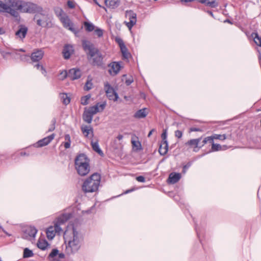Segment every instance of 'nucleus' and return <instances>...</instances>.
I'll list each match as a JSON object with an SVG mask.
<instances>
[{"label": "nucleus", "instance_id": "423d86ee", "mask_svg": "<svg viewBox=\"0 0 261 261\" xmlns=\"http://www.w3.org/2000/svg\"><path fill=\"white\" fill-rule=\"evenodd\" d=\"M106 103H97L95 106L89 107L88 109L85 108L83 114V120L87 123H91L93 116L98 112H101L105 109Z\"/></svg>", "mask_w": 261, "mask_h": 261}, {"label": "nucleus", "instance_id": "473e14b6", "mask_svg": "<svg viewBox=\"0 0 261 261\" xmlns=\"http://www.w3.org/2000/svg\"><path fill=\"white\" fill-rule=\"evenodd\" d=\"M251 36L253 38L254 43L261 47V37L259 36L257 33H252Z\"/></svg>", "mask_w": 261, "mask_h": 261}, {"label": "nucleus", "instance_id": "b1692460", "mask_svg": "<svg viewBox=\"0 0 261 261\" xmlns=\"http://www.w3.org/2000/svg\"><path fill=\"white\" fill-rule=\"evenodd\" d=\"M181 175L179 173H171L169 174L168 181L170 184L176 183L180 178Z\"/></svg>", "mask_w": 261, "mask_h": 261}, {"label": "nucleus", "instance_id": "39448f33", "mask_svg": "<svg viewBox=\"0 0 261 261\" xmlns=\"http://www.w3.org/2000/svg\"><path fill=\"white\" fill-rule=\"evenodd\" d=\"M101 176L94 173L87 178L83 182L82 189L85 193H92L97 191L100 185Z\"/></svg>", "mask_w": 261, "mask_h": 261}, {"label": "nucleus", "instance_id": "2eb2a0df", "mask_svg": "<svg viewBox=\"0 0 261 261\" xmlns=\"http://www.w3.org/2000/svg\"><path fill=\"white\" fill-rule=\"evenodd\" d=\"M109 72L112 75H115L118 73L120 70L121 66L119 63L114 62L109 65Z\"/></svg>", "mask_w": 261, "mask_h": 261}, {"label": "nucleus", "instance_id": "49530a36", "mask_svg": "<svg viewBox=\"0 0 261 261\" xmlns=\"http://www.w3.org/2000/svg\"><path fill=\"white\" fill-rule=\"evenodd\" d=\"M95 32L96 35L98 37H102L103 35L102 30L100 29H97L95 30Z\"/></svg>", "mask_w": 261, "mask_h": 261}, {"label": "nucleus", "instance_id": "5fc2aeb1", "mask_svg": "<svg viewBox=\"0 0 261 261\" xmlns=\"http://www.w3.org/2000/svg\"><path fill=\"white\" fill-rule=\"evenodd\" d=\"M207 142V140L206 139V137L204 138V139L203 140L202 142V144L201 145H200V146H201V147L204 146L205 144H206Z\"/></svg>", "mask_w": 261, "mask_h": 261}, {"label": "nucleus", "instance_id": "c03bdc74", "mask_svg": "<svg viewBox=\"0 0 261 261\" xmlns=\"http://www.w3.org/2000/svg\"><path fill=\"white\" fill-rule=\"evenodd\" d=\"M203 129L200 127H190L189 129V132H202Z\"/></svg>", "mask_w": 261, "mask_h": 261}, {"label": "nucleus", "instance_id": "2f4dec72", "mask_svg": "<svg viewBox=\"0 0 261 261\" xmlns=\"http://www.w3.org/2000/svg\"><path fill=\"white\" fill-rule=\"evenodd\" d=\"M91 145L93 150L97 152L100 155L103 154V152L102 150L100 149L97 141L94 142L93 141H91Z\"/></svg>", "mask_w": 261, "mask_h": 261}, {"label": "nucleus", "instance_id": "09e8293b", "mask_svg": "<svg viewBox=\"0 0 261 261\" xmlns=\"http://www.w3.org/2000/svg\"><path fill=\"white\" fill-rule=\"evenodd\" d=\"M136 180L139 182H144L145 181V177L143 176H139L136 177Z\"/></svg>", "mask_w": 261, "mask_h": 261}, {"label": "nucleus", "instance_id": "a18cd8bd", "mask_svg": "<svg viewBox=\"0 0 261 261\" xmlns=\"http://www.w3.org/2000/svg\"><path fill=\"white\" fill-rule=\"evenodd\" d=\"M182 132L181 130H177L175 132V136L179 139L181 138L182 136Z\"/></svg>", "mask_w": 261, "mask_h": 261}, {"label": "nucleus", "instance_id": "f03ea898", "mask_svg": "<svg viewBox=\"0 0 261 261\" xmlns=\"http://www.w3.org/2000/svg\"><path fill=\"white\" fill-rule=\"evenodd\" d=\"M69 231L67 230L64 233L65 243H66L65 251L68 254H72L76 253L82 246L83 241V237L80 236L74 226L72 227L71 233L72 236L69 238Z\"/></svg>", "mask_w": 261, "mask_h": 261}, {"label": "nucleus", "instance_id": "cd10ccee", "mask_svg": "<svg viewBox=\"0 0 261 261\" xmlns=\"http://www.w3.org/2000/svg\"><path fill=\"white\" fill-rule=\"evenodd\" d=\"M28 31L27 28L21 26L20 28L15 33V35L20 38H24Z\"/></svg>", "mask_w": 261, "mask_h": 261}, {"label": "nucleus", "instance_id": "aec40b11", "mask_svg": "<svg viewBox=\"0 0 261 261\" xmlns=\"http://www.w3.org/2000/svg\"><path fill=\"white\" fill-rule=\"evenodd\" d=\"M149 113L147 108H143L138 110L134 115V117L136 119H142L145 118Z\"/></svg>", "mask_w": 261, "mask_h": 261}, {"label": "nucleus", "instance_id": "6e6552de", "mask_svg": "<svg viewBox=\"0 0 261 261\" xmlns=\"http://www.w3.org/2000/svg\"><path fill=\"white\" fill-rule=\"evenodd\" d=\"M34 19L36 21V23L39 26L49 27L50 25L48 15L43 9L42 12H38L35 14Z\"/></svg>", "mask_w": 261, "mask_h": 261}, {"label": "nucleus", "instance_id": "680f3d73", "mask_svg": "<svg viewBox=\"0 0 261 261\" xmlns=\"http://www.w3.org/2000/svg\"><path fill=\"white\" fill-rule=\"evenodd\" d=\"M206 12L211 16L214 17L213 13L211 11L208 10L206 11Z\"/></svg>", "mask_w": 261, "mask_h": 261}, {"label": "nucleus", "instance_id": "0e129e2a", "mask_svg": "<svg viewBox=\"0 0 261 261\" xmlns=\"http://www.w3.org/2000/svg\"><path fill=\"white\" fill-rule=\"evenodd\" d=\"M5 33V31L3 30V29L1 28H0V35L3 34Z\"/></svg>", "mask_w": 261, "mask_h": 261}, {"label": "nucleus", "instance_id": "4468645a", "mask_svg": "<svg viewBox=\"0 0 261 261\" xmlns=\"http://www.w3.org/2000/svg\"><path fill=\"white\" fill-rule=\"evenodd\" d=\"M55 138V134H53L46 137L37 141L34 144L35 147H42L47 145Z\"/></svg>", "mask_w": 261, "mask_h": 261}, {"label": "nucleus", "instance_id": "de8ad7c7", "mask_svg": "<svg viewBox=\"0 0 261 261\" xmlns=\"http://www.w3.org/2000/svg\"><path fill=\"white\" fill-rule=\"evenodd\" d=\"M161 138L162 141H167V132L166 130H164L163 133L162 134Z\"/></svg>", "mask_w": 261, "mask_h": 261}, {"label": "nucleus", "instance_id": "c9c22d12", "mask_svg": "<svg viewBox=\"0 0 261 261\" xmlns=\"http://www.w3.org/2000/svg\"><path fill=\"white\" fill-rule=\"evenodd\" d=\"M91 98V95L88 94L81 97V103L82 105L85 106L88 104L89 99Z\"/></svg>", "mask_w": 261, "mask_h": 261}, {"label": "nucleus", "instance_id": "9d476101", "mask_svg": "<svg viewBox=\"0 0 261 261\" xmlns=\"http://www.w3.org/2000/svg\"><path fill=\"white\" fill-rule=\"evenodd\" d=\"M104 89L107 96L110 100H113L114 101L117 100L118 98V94L108 82H106L105 84Z\"/></svg>", "mask_w": 261, "mask_h": 261}, {"label": "nucleus", "instance_id": "393cba45", "mask_svg": "<svg viewBox=\"0 0 261 261\" xmlns=\"http://www.w3.org/2000/svg\"><path fill=\"white\" fill-rule=\"evenodd\" d=\"M168 150V145L167 141H162L159 149V152L161 155H165Z\"/></svg>", "mask_w": 261, "mask_h": 261}, {"label": "nucleus", "instance_id": "c85d7f7f", "mask_svg": "<svg viewBox=\"0 0 261 261\" xmlns=\"http://www.w3.org/2000/svg\"><path fill=\"white\" fill-rule=\"evenodd\" d=\"M64 223L63 220L61 218L58 219L57 222L55 224L54 227L56 228V231L57 233L60 234L63 232V229L61 227V225L63 224Z\"/></svg>", "mask_w": 261, "mask_h": 261}, {"label": "nucleus", "instance_id": "6ab92c4d", "mask_svg": "<svg viewBox=\"0 0 261 261\" xmlns=\"http://www.w3.org/2000/svg\"><path fill=\"white\" fill-rule=\"evenodd\" d=\"M81 71L78 69L72 68L68 71V78L71 80H75L80 78Z\"/></svg>", "mask_w": 261, "mask_h": 261}, {"label": "nucleus", "instance_id": "8fccbe9b", "mask_svg": "<svg viewBox=\"0 0 261 261\" xmlns=\"http://www.w3.org/2000/svg\"><path fill=\"white\" fill-rule=\"evenodd\" d=\"M207 142L211 143L212 144L214 143V138L213 135L206 137Z\"/></svg>", "mask_w": 261, "mask_h": 261}, {"label": "nucleus", "instance_id": "412c9836", "mask_svg": "<svg viewBox=\"0 0 261 261\" xmlns=\"http://www.w3.org/2000/svg\"><path fill=\"white\" fill-rule=\"evenodd\" d=\"M73 52V47L71 45H66L63 49V54L65 59H68L70 57L71 55Z\"/></svg>", "mask_w": 261, "mask_h": 261}, {"label": "nucleus", "instance_id": "4d7b16f0", "mask_svg": "<svg viewBox=\"0 0 261 261\" xmlns=\"http://www.w3.org/2000/svg\"><path fill=\"white\" fill-rule=\"evenodd\" d=\"M93 1L95 3V4H96L97 6H98L99 7H102L104 9H105V10H106V8L105 7H102L100 5H99V3L97 2V0H93Z\"/></svg>", "mask_w": 261, "mask_h": 261}, {"label": "nucleus", "instance_id": "37998d69", "mask_svg": "<svg viewBox=\"0 0 261 261\" xmlns=\"http://www.w3.org/2000/svg\"><path fill=\"white\" fill-rule=\"evenodd\" d=\"M52 124L50 127L48 129V132H52L55 129V124L56 123V119H53L51 121Z\"/></svg>", "mask_w": 261, "mask_h": 261}, {"label": "nucleus", "instance_id": "0eeeda50", "mask_svg": "<svg viewBox=\"0 0 261 261\" xmlns=\"http://www.w3.org/2000/svg\"><path fill=\"white\" fill-rule=\"evenodd\" d=\"M56 13L57 16L59 17V19L64 28L68 29L75 34L77 33L76 30L74 28L73 23L62 9H58L56 11Z\"/></svg>", "mask_w": 261, "mask_h": 261}, {"label": "nucleus", "instance_id": "f3484780", "mask_svg": "<svg viewBox=\"0 0 261 261\" xmlns=\"http://www.w3.org/2000/svg\"><path fill=\"white\" fill-rule=\"evenodd\" d=\"M81 129L85 137L92 138L93 137V129L91 126L83 125L81 126Z\"/></svg>", "mask_w": 261, "mask_h": 261}, {"label": "nucleus", "instance_id": "a878e982", "mask_svg": "<svg viewBox=\"0 0 261 261\" xmlns=\"http://www.w3.org/2000/svg\"><path fill=\"white\" fill-rule=\"evenodd\" d=\"M46 233L48 239H53L57 233L56 228L53 226L49 227L46 230Z\"/></svg>", "mask_w": 261, "mask_h": 261}, {"label": "nucleus", "instance_id": "72a5a7b5", "mask_svg": "<svg viewBox=\"0 0 261 261\" xmlns=\"http://www.w3.org/2000/svg\"><path fill=\"white\" fill-rule=\"evenodd\" d=\"M60 97L63 104L67 105L70 102V98L65 93L60 94Z\"/></svg>", "mask_w": 261, "mask_h": 261}, {"label": "nucleus", "instance_id": "a211bd4d", "mask_svg": "<svg viewBox=\"0 0 261 261\" xmlns=\"http://www.w3.org/2000/svg\"><path fill=\"white\" fill-rule=\"evenodd\" d=\"M121 53L122 54L123 59L128 60L130 57V54L128 51L127 48L125 45L122 40H120L118 42Z\"/></svg>", "mask_w": 261, "mask_h": 261}, {"label": "nucleus", "instance_id": "e433bc0d", "mask_svg": "<svg viewBox=\"0 0 261 261\" xmlns=\"http://www.w3.org/2000/svg\"><path fill=\"white\" fill-rule=\"evenodd\" d=\"M34 255V253H33V251L28 248H26L24 249L23 251V257L24 258H28L32 257Z\"/></svg>", "mask_w": 261, "mask_h": 261}, {"label": "nucleus", "instance_id": "052dcab7", "mask_svg": "<svg viewBox=\"0 0 261 261\" xmlns=\"http://www.w3.org/2000/svg\"><path fill=\"white\" fill-rule=\"evenodd\" d=\"M155 132V129H152L148 133V137H150L151 136V135H152V133Z\"/></svg>", "mask_w": 261, "mask_h": 261}, {"label": "nucleus", "instance_id": "4be33fe9", "mask_svg": "<svg viewBox=\"0 0 261 261\" xmlns=\"http://www.w3.org/2000/svg\"><path fill=\"white\" fill-rule=\"evenodd\" d=\"M201 4H204L206 6L211 8H216L218 6L219 2L218 0H197Z\"/></svg>", "mask_w": 261, "mask_h": 261}, {"label": "nucleus", "instance_id": "c756f323", "mask_svg": "<svg viewBox=\"0 0 261 261\" xmlns=\"http://www.w3.org/2000/svg\"><path fill=\"white\" fill-rule=\"evenodd\" d=\"M48 245L49 244L45 240L39 239L38 241L37 246L42 250H45Z\"/></svg>", "mask_w": 261, "mask_h": 261}, {"label": "nucleus", "instance_id": "20e7f679", "mask_svg": "<svg viewBox=\"0 0 261 261\" xmlns=\"http://www.w3.org/2000/svg\"><path fill=\"white\" fill-rule=\"evenodd\" d=\"M74 166L78 174L85 176L90 171V160L86 154H80L74 160Z\"/></svg>", "mask_w": 261, "mask_h": 261}, {"label": "nucleus", "instance_id": "603ef678", "mask_svg": "<svg viewBox=\"0 0 261 261\" xmlns=\"http://www.w3.org/2000/svg\"><path fill=\"white\" fill-rule=\"evenodd\" d=\"M133 82V80L132 78H129L128 79L126 80L125 84L126 85H130Z\"/></svg>", "mask_w": 261, "mask_h": 261}, {"label": "nucleus", "instance_id": "1a4fd4ad", "mask_svg": "<svg viewBox=\"0 0 261 261\" xmlns=\"http://www.w3.org/2000/svg\"><path fill=\"white\" fill-rule=\"evenodd\" d=\"M125 17L128 19V21H125L124 23L130 30L137 22V15L132 10H127L125 12Z\"/></svg>", "mask_w": 261, "mask_h": 261}, {"label": "nucleus", "instance_id": "bb28decb", "mask_svg": "<svg viewBox=\"0 0 261 261\" xmlns=\"http://www.w3.org/2000/svg\"><path fill=\"white\" fill-rule=\"evenodd\" d=\"M136 139L137 140H133V139L131 140L133 149L136 151L142 150V147L140 142L138 141L137 137Z\"/></svg>", "mask_w": 261, "mask_h": 261}, {"label": "nucleus", "instance_id": "9b49d317", "mask_svg": "<svg viewBox=\"0 0 261 261\" xmlns=\"http://www.w3.org/2000/svg\"><path fill=\"white\" fill-rule=\"evenodd\" d=\"M202 137L197 139H193L189 140L185 143V145L188 149H192L194 151H198L201 146L199 145L200 141L201 140Z\"/></svg>", "mask_w": 261, "mask_h": 261}, {"label": "nucleus", "instance_id": "f8f14e48", "mask_svg": "<svg viewBox=\"0 0 261 261\" xmlns=\"http://www.w3.org/2000/svg\"><path fill=\"white\" fill-rule=\"evenodd\" d=\"M65 255L63 253H59L57 249H53L48 255L47 258L49 261H62Z\"/></svg>", "mask_w": 261, "mask_h": 261}, {"label": "nucleus", "instance_id": "bf43d9fd", "mask_svg": "<svg viewBox=\"0 0 261 261\" xmlns=\"http://www.w3.org/2000/svg\"><path fill=\"white\" fill-rule=\"evenodd\" d=\"M135 189L134 188H132V189H129V190H126L125 192H124V194H127L128 193H130L131 192H133V191H134Z\"/></svg>", "mask_w": 261, "mask_h": 261}, {"label": "nucleus", "instance_id": "dca6fc26", "mask_svg": "<svg viewBox=\"0 0 261 261\" xmlns=\"http://www.w3.org/2000/svg\"><path fill=\"white\" fill-rule=\"evenodd\" d=\"M44 56V51L41 49H36L31 54V59L33 62H39Z\"/></svg>", "mask_w": 261, "mask_h": 261}, {"label": "nucleus", "instance_id": "f704fd0d", "mask_svg": "<svg viewBox=\"0 0 261 261\" xmlns=\"http://www.w3.org/2000/svg\"><path fill=\"white\" fill-rule=\"evenodd\" d=\"M65 140L66 141L64 143V147L66 149L69 148L70 147V144H71V139H70V136L69 134H66L64 136Z\"/></svg>", "mask_w": 261, "mask_h": 261}, {"label": "nucleus", "instance_id": "f257e3e1", "mask_svg": "<svg viewBox=\"0 0 261 261\" xmlns=\"http://www.w3.org/2000/svg\"><path fill=\"white\" fill-rule=\"evenodd\" d=\"M17 7L18 10L22 12L30 13H37L42 11V8L37 5L31 2H24L21 4L17 5L15 0H8L6 3L0 1V12H7L12 16L17 17L18 15V12L13 9Z\"/></svg>", "mask_w": 261, "mask_h": 261}, {"label": "nucleus", "instance_id": "e2e57ef3", "mask_svg": "<svg viewBox=\"0 0 261 261\" xmlns=\"http://www.w3.org/2000/svg\"><path fill=\"white\" fill-rule=\"evenodd\" d=\"M194 0H181V2L189 3L193 1Z\"/></svg>", "mask_w": 261, "mask_h": 261}, {"label": "nucleus", "instance_id": "13d9d810", "mask_svg": "<svg viewBox=\"0 0 261 261\" xmlns=\"http://www.w3.org/2000/svg\"><path fill=\"white\" fill-rule=\"evenodd\" d=\"M29 154H27L24 151H21L20 153H19V155L20 156H24V155H28Z\"/></svg>", "mask_w": 261, "mask_h": 261}, {"label": "nucleus", "instance_id": "58836bf2", "mask_svg": "<svg viewBox=\"0 0 261 261\" xmlns=\"http://www.w3.org/2000/svg\"><path fill=\"white\" fill-rule=\"evenodd\" d=\"M214 140L217 139L221 141H223L226 139V136L225 134L223 135H218V134H214L213 135Z\"/></svg>", "mask_w": 261, "mask_h": 261}, {"label": "nucleus", "instance_id": "864d4df0", "mask_svg": "<svg viewBox=\"0 0 261 261\" xmlns=\"http://www.w3.org/2000/svg\"><path fill=\"white\" fill-rule=\"evenodd\" d=\"M116 142V140H114V142H113L114 145H113V147L115 149H118L119 147H120L121 146V143H119L118 144H116V145H114V144H115Z\"/></svg>", "mask_w": 261, "mask_h": 261}, {"label": "nucleus", "instance_id": "3c124183", "mask_svg": "<svg viewBox=\"0 0 261 261\" xmlns=\"http://www.w3.org/2000/svg\"><path fill=\"white\" fill-rule=\"evenodd\" d=\"M67 6L69 8H71V9H73L75 7V5H74V3L72 1H68L67 2Z\"/></svg>", "mask_w": 261, "mask_h": 261}, {"label": "nucleus", "instance_id": "5701e85b", "mask_svg": "<svg viewBox=\"0 0 261 261\" xmlns=\"http://www.w3.org/2000/svg\"><path fill=\"white\" fill-rule=\"evenodd\" d=\"M120 0H105L106 6L110 9H115L120 4Z\"/></svg>", "mask_w": 261, "mask_h": 261}, {"label": "nucleus", "instance_id": "ddd939ff", "mask_svg": "<svg viewBox=\"0 0 261 261\" xmlns=\"http://www.w3.org/2000/svg\"><path fill=\"white\" fill-rule=\"evenodd\" d=\"M37 230L33 226L27 227L24 231L23 237L26 239L31 240L35 237Z\"/></svg>", "mask_w": 261, "mask_h": 261}, {"label": "nucleus", "instance_id": "6e6d98bb", "mask_svg": "<svg viewBox=\"0 0 261 261\" xmlns=\"http://www.w3.org/2000/svg\"><path fill=\"white\" fill-rule=\"evenodd\" d=\"M123 138V136L121 134H119L118 135V136L116 137V139L119 141L121 140Z\"/></svg>", "mask_w": 261, "mask_h": 261}, {"label": "nucleus", "instance_id": "79ce46f5", "mask_svg": "<svg viewBox=\"0 0 261 261\" xmlns=\"http://www.w3.org/2000/svg\"><path fill=\"white\" fill-rule=\"evenodd\" d=\"M35 67L38 69L40 68L42 71V73L45 75L46 71L42 65H40L39 63H37L35 65Z\"/></svg>", "mask_w": 261, "mask_h": 261}, {"label": "nucleus", "instance_id": "ea45409f", "mask_svg": "<svg viewBox=\"0 0 261 261\" xmlns=\"http://www.w3.org/2000/svg\"><path fill=\"white\" fill-rule=\"evenodd\" d=\"M92 83L91 81H88L84 86V90L86 91H89V90L92 89Z\"/></svg>", "mask_w": 261, "mask_h": 261}, {"label": "nucleus", "instance_id": "4c0bfd02", "mask_svg": "<svg viewBox=\"0 0 261 261\" xmlns=\"http://www.w3.org/2000/svg\"><path fill=\"white\" fill-rule=\"evenodd\" d=\"M84 24L86 30L88 32H91L94 29V26L90 22L85 21Z\"/></svg>", "mask_w": 261, "mask_h": 261}, {"label": "nucleus", "instance_id": "7c9ffc66", "mask_svg": "<svg viewBox=\"0 0 261 261\" xmlns=\"http://www.w3.org/2000/svg\"><path fill=\"white\" fill-rule=\"evenodd\" d=\"M226 147L225 145L222 146L219 144H215L214 143H213L210 152L223 150L226 149Z\"/></svg>", "mask_w": 261, "mask_h": 261}, {"label": "nucleus", "instance_id": "a19ab883", "mask_svg": "<svg viewBox=\"0 0 261 261\" xmlns=\"http://www.w3.org/2000/svg\"><path fill=\"white\" fill-rule=\"evenodd\" d=\"M67 77H68V72H67L66 71H62L59 75V79L61 80H64Z\"/></svg>", "mask_w": 261, "mask_h": 261}, {"label": "nucleus", "instance_id": "7ed1b4c3", "mask_svg": "<svg viewBox=\"0 0 261 261\" xmlns=\"http://www.w3.org/2000/svg\"><path fill=\"white\" fill-rule=\"evenodd\" d=\"M82 46L87 55L88 59L92 60V65L98 67L103 66L104 56L92 43L89 41L84 40L82 41Z\"/></svg>", "mask_w": 261, "mask_h": 261}]
</instances>
